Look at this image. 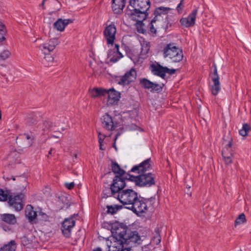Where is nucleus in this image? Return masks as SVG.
Segmentation results:
<instances>
[{
	"instance_id": "f3484780",
	"label": "nucleus",
	"mask_w": 251,
	"mask_h": 251,
	"mask_svg": "<svg viewBox=\"0 0 251 251\" xmlns=\"http://www.w3.org/2000/svg\"><path fill=\"white\" fill-rule=\"evenodd\" d=\"M198 13L197 9H195L190 13L187 18H182L180 22L182 25L186 27H191L195 25L196 16Z\"/></svg>"
},
{
	"instance_id": "39448f33",
	"label": "nucleus",
	"mask_w": 251,
	"mask_h": 251,
	"mask_svg": "<svg viewBox=\"0 0 251 251\" xmlns=\"http://www.w3.org/2000/svg\"><path fill=\"white\" fill-rule=\"evenodd\" d=\"M138 193L131 189H125L118 193L117 199L123 205L130 207L137 199Z\"/></svg>"
},
{
	"instance_id": "6ab92c4d",
	"label": "nucleus",
	"mask_w": 251,
	"mask_h": 251,
	"mask_svg": "<svg viewBox=\"0 0 251 251\" xmlns=\"http://www.w3.org/2000/svg\"><path fill=\"white\" fill-rule=\"evenodd\" d=\"M107 55L110 61L113 63L117 62L120 59L123 57V54L119 51V46L116 44H115L113 49L108 51Z\"/></svg>"
},
{
	"instance_id": "de8ad7c7",
	"label": "nucleus",
	"mask_w": 251,
	"mask_h": 251,
	"mask_svg": "<svg viewBox=\"0 0 251 251\" xmlns=\"http://www.w3.org/2000/svg\"><path fill=\"white\" fill-rule=\"evenodd\" d=\"M75 183L73 182L65 183V186L69 190L72 189L75 186Z\"/></svg>"
},
{
	"instance_id": "37998d69",
	"label": "nucleus",
	"mask_w": 251,
	"mask_h": 251,
	"mask_svg": "<svg viewBox=\"0 0 251 251\" xmlns=\"http://www.w3.org/2000/svg\"><path fill=\"white\" fill-rule=\"evenodd\" d=\"M107 212L108 213H110L111 214H115L117 212V210L118 209L117 208L115 207L112 205L107 206Z\"/></svg>"
},
{
	"instance_id": "1a4fd4ad",
	"label": "nucleus",
	"mask_w": 251,
	"mask_h": 251,
	"mask_svg": "<svg viewBox=\"0 0 251 251\" xmlns=\"http://www.w3.org/2000/svg\"><path fill=\"white\" fill-rule=\"evenodd\" d=\"M101 120L102 126L108 131H112L118 127V123L108 113L105 114Z\"/></svg>"
},
{
	"instance_id": "3c124183",
	"label": "nucleus",
	"mask_w": 251,
	"mask_h": 251,
	"mask_svg": "<svg viewBox=\"0 0 251 251\" xmlns=\"http://www.w3.org/2000/svg\"><path fill=\"white\" fill-rule=\"evenodd\" d=\"M2 228L6 231H10L11 230V228L10 227H9L8 226H3Z\"/></svg>"
},
{
	"instance_id": "864d4df0",
	"label": "nucleus",
	"mask_w": 251,
	"mask_h": 251,
	"mask_svg": "<svg viewBox=\"0 0 251 251\" xmlns=\"http://www.w3.org/2000/svg\"><path fill=\"white\" fill-rule=\"evenodd\" d=\"M53 151H54V149H53L52 148L50 149V151L49 152V155H48V157H49V155H52Z\"/></svg>"
},
{
	"instance_id": "c9c22d12",
	"label": "nucleus",
	"mask_w": 251,
	"mask_h": 251,
	"mask_svg": "<svg viewBox=\"0 0 251 251\" xmlns=\"http://www.w3.org/2000/svg\"><path fill=\"white\" fill-rule=\"evenodd\" d=\"M45 56L44 59L42 60L43 63L46 65H49L50 63H52L53 61V57L51 56L49 53L45 54Z\"/></svg>"
},
{
	"instance_id": "473e14b6",
	"label": "nucleus",
	"mask_w": 251,
	"mask_h": 251,
	"mask_svg": "<svg viewBox=\"0 0 251 251\" xmlns=\"http://www.w3.org/2000/svg\"><path fill=\"white\" fill-rule=\"evenodd\" d=\"M251 129V127L249 125L244 124L243 125L242 128L239 130V133L240 135L242 136H246L248 135V133Z\"/></svg>"
},
{
	"instance_id": "69168bd1",
	"label": "nucleus",
	"mask_w": 251,
	"mask_h": 251,
	"mask_svg": "<svg viewBox=\"0 0 251 251\" xmlns=\"http://www.w3.org/2000/svg\"><path fill=\"white\" fill-rule=\"evenodd\" d=\"M117 138V136H116V138H115V140H116Z\"/></svg>"
},
{
	"instance_id": "2eb2a0df",
	"label": "nucleus",
	"mask_w": 251,
	"mask_h": 251,
	"mask_svg": "<svg viewBox=\"0 0 251 251\" xmlns=\"http://www.w3.org/2000/svg\"><path fill=\"white\" fill-rule=\"evenodd\" d=\"M74 216H71L69 218H66L62 224L61 230L66 237H70L72 229L75 225V222L74 219Z\"/></svg>"
},
{
	"instance_id": "ea45409f",
	"label": "nucleus",
	"mask_w": 251,
	"mask_h": 251,
	"mask_svg": "<svg viewBox=\"0 0 251 251\" xmlns=\"http://www.w3.org/2000/svg\"><path fill=\"white\" fill-rule=\"evenodd\" d=\"M5 29L4 25L0 22V42L4 39V35Z\"/></svg>"
},
{
	"instance_id": "f704fd0d",
	"label": "nucleus",
	"mask_w": 251,
	"mask_h": 251,
	"mask_svg": "<svg viewBox=\"0 0 251 251\" xmlns=\"http://www.w3.org/2000/svg\"><path fill=\"white\" fill-rule=\"evenodd\" d=\"M141 86L145 89L150 90L152 82L147 78H142L140 81Z\"/></svg>"
},
{
	"instance_id": "bb28decb",
	"label": "nucleus",
	"mask_w": 251,
	"mask_h": 251,
	"mask_svg": "<svg viewBox=\"0 0 251 251\" xmlns=\"http://www.w3.org/2000/svg\"><path fill=\"white\" fill-rule=\"evenodd\" d=\"M112 170L113 172L120 176H123L125 174V171L122 169L120 166L116 162L113 163L112 164Z\"/></svg>"
},
{
	"instance_id": "09e8293b",
	"label": "nucleus",
	"mask_w": 251,
	"mask_h": 251,
	"mask_svg": "<svg viewBox=\"0 0 251 251\" xmlns=\"http://www.w3.org/2000/svg\"><path fill=\"white\" fill-rule=\"evenodd\" d=\"M182 2H183V0H181L176 7L178 13L181 12V10L182 9L181 7V5H182Z\"/></svg>"
},
{
	"instance_id": "7c9ffc66",
	"label": "nucleus",
	"mask_w": 251,
	"mask_h": 251,
	"mask_svg": "<svg viewBox=\"0 0 251 251\" xmlns=\"http://www.w3.org/2000/svg\"><path fill=\"white\" fill-rule=\"evenodd\" d=\"M163 86L164 84L163 83L158 84L152 82L150 91L153 92L159 93L162 91Z\"/></svg>"
},
{
	"instance_id": "e433bc0d",
	"label": "nucleus",
	"mask_w": 251,
	"mask_h": 251,
	"mask_svg": "<svg viewBox=\"0 0 251 251\" xmlns=\"http://www.w3.org/2000/svg\"><path fill=\"white\" fill-rule=\"evenodd\" d=\"M246 222V216L244 213H242L238 216L235 221V226L239 224H243Z\"/></svg>"
},
{
	"instance_id": "4d7b16f0",
	"label": "nucleus",
	"mask_w": 251,
	"mask_h": 251,
	"mask_svg": "<svg viewBox=\"0 0 251 251\" xmlns=\"http://www.w3.org/2000/svg\"><path fill=\"white\" fill-rule=\"evenodd\" d=\"M94 251H102V249L100 247H98L94 249Z\"/></svg>"
},
{
	"instance_id": "5701e85b",
	"label": "nucleus",
	"mask_w": 251,
	"mask_h": 251,
	"mask_svg": "<svg viewBox=\"0 0 251 251\" xmlns=\"http://www.w3.org/2000/svg\"><path fill=\"white\" fill-rule=\"evenodd\" d=\"M72 22L70 19L62 20V19H59L54 23L53 26L54 28L58 31H63L64 30L65 27Z\"/></svg>"
},
{
	"instance_id": "a18cd8bd",
	"label": "nucleus",
	"mask_w": 251,
	"mask_h": 251,
	"mask_svg": "<svg viewBox=\"0 0 251 251\" xmlns=\"http://www.w3.org/2000/svg\"><path fill=\"white\" fill-rule=\"evenodd\" d=\"M164 69H165V74L166 73H167V74H169L170 75H173V74H174L176 73V70L175 69H169L167 67H164Z\"/></svg>"
},
{
	"instance_id": "4be33fe9",
	"label": "nucleus",
	"mask_w": 251,
	"mask_h": 251,
	"mask_svg": "<svg viewBox=\"0 0 251 251\" xmlns=\"http://www.w3.org/2000/svg\"><path fill=\"white\" fill-rule=\"evenodd\" d=\"M126 0H112V8L115 13H120L125 6Z\"/></svg>"
},
{
	"instance_id": "9b49d317",
	"label": "nucleus",
	"mask_w": 251,
	"mask_h": 251,
	"mask_svg": "<svg viewBox=\"0 0 251 251\" xmlns=\"http://www.w3.org/2000/svg\"><path fill=\"white\" fill-rule=\"evenodd\" d=\"M24 195L22 193L16 196H9L8 203L9 206L13 208L16 211H20L24 207L23 199Z\"/></svg>"
},
{
	"instance_id": "a211bd4d",
	"label": "nucleus",
	"mask_w": 251,
	"mask_h": 251,
	"mask_svg": "<svg viewBox=\"0 0 251 251\" xmlns=\"http://www.w3.org/2000/svg\"><path fill=\"white\" fill-rule=\"evenodd\" d=\"M57 45V39L53 38L49 40L48 42L40 45L39 49L44 54H47L53 51Z\"/></svg>"
},
{
	"instance_id": "c03bdc74",
	"label": "nucleus",
	"mask_w": 251,
	"mask_h": 251,
	"mask_svg": "<svg viewBox=\"0 0 251 251\" xmlns=\"http://www.w3.org/2000/svg\"><path fill=\"white\" fill-rule=\"evenodd\" d=\"M156 20L155 19V17H154L151 21V23L149 25V26H150V31L151 32V33H155L156 32V30L155 29V28L153 26V23H155L156 22Z\"/></svg>"
},
{
	"instance_id": "6e6552de",
	"label": "nucleus",
	"mask_w": 251,
	"mask_h": 251,
	"mask_svg": "<svg viewBox=\"0 0 251 251\" xmlns=\"http://www.w3.org/2000/svg\"><path fill=\"white\" fill-rule=\"evenodd\" d=\"M213 71L211 73L210 76L213 82V84L211 86V90L212 94L216 96L221 90L220 83L219 81V76L218 74L217 68L215 64H213Z\"/></svg>"
},
{
	"instance_id": "f8f14e48",
	"label": "nucleus",
	"mask_w": 251,
	"mask_h": 251,
	"mask_svg": "<svg viewBox=\"0 0 251 251\" xmlns=\"http://www.w3.org/2000/svg\"><path fill=\"white\" fill-rule=\"evenodd\" d=\"M136 75V71L134 69L131 68L120 77L118 84L123 86L128 85L135 80Z\"/></svg>"
},
{
	"instance_id": "423d86ee",
	"label": "nucleus",
	"mask_w": 251,
	"mask_h": 251,
	"mask_svg": "<svg viewBox=\"0 0 251 251\" xmlns=\"http://www.w3.org/2000/svg\"><path fill=\"white\" fill-rule=\"evenodd\" d=\"M128 229L123 224L115 222L111 226V231L113 237L124 240L126 235Z\"/></svg>"
},
{
	"instance_id": "680f3d73",
	"label": "nucleus",
	"mask_w": 251,
	"mask_h": 251,
	"mask_svg": "<svg viewBox=\"0 0 251 251\" xmlns=\"http://www.w3.org/2000/svg\"><path fill=\"white\" fill-rule=\"evenodd\" d=\"M190 187H191L190 186H187V189H188V190L190 188Z\"/></svg>"
},
{
	"instance_id": "79ce46f5",
	"label": "nucleus",
	"mask_w": 251,
	"mask_h": 251,
	"mask_svg": "<svg viewBox=\"0 0 251 251\" xmlns=\"http://www.w3.org/2000/svg\"><path fill=\"white\" fill-rule=\"evenodd\" d=\"M10 55V52L7 50H5L0 54V60H5L8 58Z\"/></svg>"
},
{
	"instance_id": "c756f323",
	"label": "nucleus",
	"mask_w": 251,
	"mask_h": 251,
	"mask_svg": "<svg viewBox=\"0 0 251 251\" xmlns=\"http://www.w3.org/2000/svg\"><path fill=\"white\" fill-rule=\"evenodd\" d=\"M225 153L227 155H233L234 151L232 147L231 141H229L223 149L222 151V155H225Z\"/></svg>"
},
{
	"instance_id": "0e129e2a",
	"label": "nucleus",
	"mask_w": 251,
	"mask_h": 251,
	"mask_svg": "<svg viewBox=\"0 0 251 251\" xmlns=\"http://www.w3.org/2000/svg\"><path fill=\"white\" fill-rule=\"evenodd\" d=\"M114 147L115 148L116 150L117 149V148L115 145H114Z\"/></svg>"
},
{
	"instance_id": "052dcab7",
	"label": "nucleus",
	"mask_w": 251,
	"mask_h": 251,
	"mask_svg": "<svg viewBox=\"0 0 251 251\" xmlns=\"http://www.w3.org/2000/svg\"><path fill=\"white\" fill-rule=\"evenodd\" d=\"M74 157L76 158H77V154H75L74 155Z\"/></svg>"
},
{
	"instance_id": "cd10ccee",
	"label": "nucleus",
	"mask_w": 251,
	"mask_h": 251,
	"mask_svg": "<svg viewBox=\"0 0 251 251\" xmlns=\"http://www.w3.org/2000/svg\"><path fill=\"white\" fill-rule=\"evenodd\" d=\"M171 8L163 6H160L156 8L154 12L155 18L158 16L167 14Z\"/></svg>"
},
{
	"instance_id": "7ed1b4c3",
	"label": "nucleus",
	"mask_w": 251,
	"mask_h": 251,
	"mask_svg": "<svg viewBox=\"0 0 251 251\" xmlns=\"http://www.w3.org/2000/svg\"><path fill=\"white\" fill-rule=\"evenodd\" d=\"M152 199H145L140 196L137 197V199L132 203L130 207H126L130 209L137 215L144 213L146 212L148 207L151 204Z\"/></svg>"
},
{
	"instance_id": "49530a36",
	"label": "nucleus",
	"mask_w": 251,
	"mask_h": 251,
	"mask_svg": "<svg viewBox=\"0 0 251 251\" xmlns=\"http://www.w3.org/2000/svg\"><path fill=\"white\" fill-rule=\"evenodd\" d=\"M106 136L104 134H102L100 132H98V138H99V143H100V142L103 143L104 139H105Z\"/></svg>"
},
{
	"instance_id": "5fc2aeb1",
	"label": "nucleus",
	"mask_w": 251,
	"mask_h": 251,
	"mask_svg": "<svg viewBox=\"0 0 251 251\" xmlns=\"http://www.w3.org/2000/svg\"><path fill=\"white\" fill-rule=\"evenodd\" d=\"M23 136L26 139H29L30 138V137L29 135L25 134Z\"/></svg>"
},
{
	"instance_id": "72a5a7b5",
	"label": "nucleus",
	"mask_w": 251,
	"mask_h": 251,
	"mask_svg": "<svg viewBox=\"0 0 251 251\" xmlns=\"http://www.w3.org/2000/svg\"><path fill=\"white\" fill-rule=\"evenodd\" d=\"M27 124L29 126L36 124L37 122V117L33 114H29L26 119Z\"/></svg>"
},
{
	"instance_id": "0eeeda50",
	"label": "nucleus",
	"mask_w": 251,
	"mask_h": 251,
	"mask_svg": "<svg viewBox=\"0 0 251 251\" xmlns=\"http://www.w3.org/2000/svg\"><path fill=\"white\" fill-rule=\"evenodd\" d=\"M126 179L130 180L129 178L127 177V176H126V177H124V176H120L118 175H116L113 180L112 183L110 185L111 189H112V192L115 193L116 192L117 193H120L121 191L124 190V188L126 185V183L125 182Z\"/></svg>"
},
{
	"instance_id": "603ef678",
	"label": "nucleus",
	"mask_w": 251,
	"mask_h": 251,
	"mask_svg": "<svg viewBox=\"0 0 251 251\" xmlns=\"http://www.w3.org/2000/svg\"><path fill=\"white\" fill-rule=\"evenodd\" d=\"M131 251L130 248H126L124 249V248H123L122 249H121V251Z\"/></svg>"
},
{
	"instance_id": "a19ab883",
	"label": "nucleus",
	"mask_w": 251,
	"mask_h": 251,
	"mask_svg": "<svg viewBox=\"0 0 251 251\" xmlns=\"http://www.w3.org/2000/svg\"><path fill=\"white\" fill-rule=\"evenodd\" d=\"M142 21L143 20L139 21H137L138 22L137 25H136L137 29L138 32L140 33H144V30L143 27L144 24L142 23Z\"/></svg>"
},
{
	"instance_id": "13d9d810",
	"label": "nucleus",
	"mask_w": 251,
	"mask_h": 251,
	"mask_svg": "<svg viewBox=\"0 0 251 251\" xmlns=\"http://www.w3.org/2000/svg\"><path fill=\"white\" fill-rule=\"evenodd\" d=\"M146 50L147 51H148V50H149V47L148 46L147 44H146Z\"/></svg>"
},
{
	"instance_id": "e2e57ef3",
	"label": "nucleus",
	"mask_w": 251,
	"mask_h": 251,
	"mask_svg": "<svg viewBox=\"0 0 251 251\" xmlns=\"http://www.w3.org/2000/svg\"><path fill=\"white\" fill-rule=\"evenodd\" d=\"M158 243H160V241H161L160 239H158Z\"/></svg>"
},
{
	"instance_id": "4c0bfd02",
	"label": "nucleus",
	"mask_w": 251,
	"mask_h": 251,
	"mask_svg": "<svg viewBox=\"0 0 251 251\" xmlns=\"http://www.w3.org/2000/svg\"><path fill=\"white\" fill-rule=\"evenodd\" d=\"M225 163L226 165H229L232 163V156L233 155H227L225 153V155H222Z\"/></svg>"
},
{
	"instance_id": "412c9836",
	"label": "nucleus",
	"mask_w": 251,
	"mask_h": 251,
	"mask_svg": "<svg viewBox=\"0 0 251 251\" xmlns=\"http://www.w3.org/2000/svg\"><path fill=\"white\" fill-rule=\"evenodd\" d=\"M150 68L151 71L154 75H158L163 78L165 77L164 67L157 63L156 64H151Z\"/></svg>"
},
{
	"instance_id": "c85d7f7f",
	"label": "nucleus",
	"mask_w": 251,
	"mask_h": 251,
	"mask_svg": "<svg viewBox=\"0 0 251 251\" xmlns=\"http://www.w3.org/2000/svg\"><path fill=\"white\" fill-rule=\"evenodd\" d=\"M16 248V243L14 241L12 240L1 247L0 249V251H15Z\"/></svg>"
},
{
	"instance_id": "2f4dec72",
	"label": "nucleus",
	"mask_w": 251,
	"mask_h": 251,
	"mask_svg": "<svg viewBox=\"0 0 251 251\" xmlns=\"http://www.w3.org/2000/svg\"><path fill=\"white\" fill-rule=\"evenodd\" d=\"M115 193L116 194L112 192V189H111V187L110 186V188H107L103 190V198H107L109 197L113 196L115 198L117 199L118 193H117L116 192Z\"/></svg>"
},
{
	"instance_id": "ddd939ff",
	"label": "nucleus",
	"mask_w": 251,
	"mask_h": 251,
	"mask_svg": "<svg viewBox=\"0 0 251 251\" xmlns=\"http://www.w3.org/2000/svg\"><path fill=\"white\" fill-rule=\"evenodd\" d=\"M120 95V93L116 91L114 88H110L108 90L105 89L104 98L106 99L108 105H113L117 103L121 97Z\"/></svg>"
},
{
	"instance_id": "4468645a",
	"label": "nucleus",
	"mask_w": 251,
	"mask_h": 251,
	"mask_svg": "<svg viewBox=\"0 0 251 251\" xmlns=\"http://www.w3.org/2000/svg\"><path fill=\"white\" fill-rule=\"evenodd\" d=\"M124 242L122 240L112 237L106 241V251H120L124 248Z\"/></svg>"
},
{
	"instance_id": "a878e982",
	"label": "nucleus",
	"mask_w": 251,
	"mask_h": 251,
	"mask_svg": "<svg viewBox=\"0 0 251 251\" xmlns=\"http://www.w3.org/2000/svg\"><path fill=\"white\" fill-rule=\"evenodd\" d=\"M25 212L26 217L30 222L34 221L37 217L36 212L31 205L27 206Z\"/></svg>"
},
{
	"instance_id": "8fccbe9b",
	"label": "nucleus",
	"mask_w": 251,
	"mask_h": 251,
	"mask_svg": "<svg viewBox=\"0 0 251 251\" xmlns=\"http://www.w3.org/2000/svg\"><path fill=\"white\" fill-rule=\"evenodd\" d=\"M46 126V128L47 129H49L51 127V124L49 123V122H46L44 124Z\"/></svg>"
},
{
	"instance_id": "bf43d9fd",
	"label": "nucleus",
	"mask_w": 251,
	"mask_h": 251,
	"mask_svg": "<svg viewBox=\"0 0 251 251\" xmlns=\"http://www.w3.org/2000/svg\"><path fill=\"white\" fill-rule=\"evenodd\" d=\"M45 1V0H43V1H42V3H41V5L42 6H43V5H44V4Z\"/></svg>"
},
{
	"instance_id": "58836bf2",
	"label": "nucleus",
	"mask_w": 251,
	"mask_h": 251,
	"mask_svg": "<svg viewBox=\"0 0 251 251\" xmlns=\"http://www.w3.org/2000/svg\"><path fill=\"white\" fill-rule=\"evenodd\" d=\"M9 196L2 189H0V201H6L9 200Z\"/></svg>"
},
{
	"instance_id": "6e6d98bb",
	"label": "nucleus",
	"mask_w": 251,
	"mask_h": 251,
	"mask_svg": "<svg viewBox=\"0 0 251 251\" xmlns=\"http://www.w3.org/2000/svg\"><path fill=\"white\" fill-rule=\"evenodd\" d=\"M99 144H100V150H105L104 148H102V143L100 142V143H99Z\"/></svg>"
},
{
	"instance_id": "b1692460",
	"label": "nucleus",
	"mask_w": 251,
	"mask_h": 251,
	"mask_svg": "<svg viewBox=\"0 0 251 251\" xmlns=\"http://www.w3.org/2000/svg\"><path fill=\"white\" fill-rule=\"evenodd\" d=\"M105 89L95 87L89 90L90 96L93 98L104 97Z\"/></svg>"
},
{
	"instance_id": "20e7f679",
	"label": "nucleus",
	"mask_w": 251,
	"mask_h": 251,
	"mask_svg": "<svg viewBox=\"0 0 251 251\" xmlns=\"http://www.w3.org/2000/svg\"><path fill=\"white\" fill-rule=\"evenodd\" d=\"M127 176H129V180L134 181L139 186L150 187L155 184L154 176L151 173L143 174L136 176L129 174H127Z\"/></svg>"
},
{
	"instance_id": "9d476101",
	"label": "nucleus",
	"mask_w": 251,
	"mask_h": 251,
	"mask_svg": "<svg viewBox=\"0 0 251 251\" xmlns=\"http://www.w3.org/2000/svg\"><path fill=\"white\" fill-rule=\"evenodd\" d=\"M116 27L113 24L106 26L103 31V35L108 45H113L115 40Z\"/></svg>"
},
{
	"instance_id": "aec40b11",
	"label": "nucleus",
	"mask_w": 251,
	"mask_h": 251,
	"mask_svg": "<svg viewBox=\"0 0 251 251\" xmlns=\"http://www.w3.org/2000/svg\"><path fill=\"white\" fill-rule=\"evenodd\" d=\"M126 237L123 240L125 244L129 245L130 243H136L140 239V237L136 231H132L129 230L125 235Z\"/></svg>"
},
{
	"instance_id": "f257e3e1",
	"label": "nucleus",
	"mask_w": 251,
	"mask_h": 251,
	"mask_svg": "<svg viewBox=\"0 0 251 251\" xmlns=\"http://www.w3.org/2000/svg\"><path fill=\"white\" fill-rule=\"evenodd\" d=\"M130 6L133 9H129L128 14L131 19L139 21L147 18L150 7L149 0H130Z\"/></svg>"
},
{
	"instance_id": "f03ea898",
	"label": "nucleus",
	"mask_w": 251,
	"mask_h": 251,
	"mask_svg": "<svg viewBox=\"0 0 251 251\" xmlns=\"http://www.w3.org/2000/svg\"><path fill=\"white\" fill-rule=\"evenodd\" d=\"M163 57L167 60L176 63L181 61L183 57L182 50L174 43L166 44L162 50Z\"/></svg>"
},
{
	"instance_id": "393cba45",
	"label": "nucleus",
	"mask_w": 251,
	"mask_h": 251,
	"mask_svg": "<svg viewBox=\"0 0 251 251\" xmlns=\"http://www.w3.org/2000/svg\"><path fill=\"white\" fill-rule=\"evenodd\" d=\"M0 219L1 221L9 225H14L16 223V218L14 214H3L0 215Z\"/></svg>"
},
{
	"instance_id": "dca6fc26",
	"label": "nucleus",
	"mask_w": 251,
	"mask_h": 251,
	"mask_svg": "<svg viewBox=\"0 0 251 251\" xmlns=\"http://www.w3.org/2000/svg\"><path fill=\"white\" fill-rule=\"evenodd\" d=\"M151 159L148 158L138 165L134 166L131 169L130 171L138 174L142 173L149 170L151 167Z\"/></svg>"
}]
</instances>
